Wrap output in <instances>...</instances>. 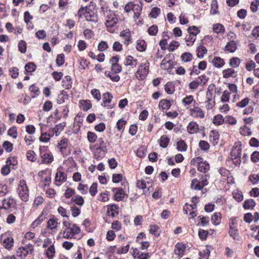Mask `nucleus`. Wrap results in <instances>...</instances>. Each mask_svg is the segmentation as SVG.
<instances>
[{
	"label": "nucleus",
	"mask_w": 259,
	"mask_h": 259,
	"mask_svg": "<svg viewBox=\"0 0 259 259\" xmlns=\"http://www.w3.org/2000/svg\"><path fill=\"white\" fill-rule=\"evenodd\" d=\"M39 152L42 163L50 164L53 161V156L49 150L48 147L40 146L39 147Z\"/></svg>",
	"instance_id": "obj_1"
},
{
	"label": "nucleus",
	"mask_w": 259,
	"mask_h": 259,
	"mask_svg": "<svg viewBox=\"0 0 259 259\" xmlns=\"http://www.w3.org/2000/svg\"><path fill=\"white\" fill-rule=\"evenodd\" d=\"M85 18L88 21H90L96 23L98 21V15L97 11L95 12L92 9H89L87 6L85 7Z\"/></svg>",
	"instance_id": "obj_2"
},
{
	"label": "nucleus",
	"mask_w": 259,
	"mask_h": 259,
	"mask_svg": "<svg viewBox=\"0 0 259 259\" xmlns=\"http://www.w3.org/2000/svg\"><path fill=\"white\" fill-rule=\"evenodd\" d=\"M51 170L49 168L40 171L38 174V176L41 179V181L48 183L45 184V186H49L50 183L51 181Z\"/></svg>",
	"instance_id": "obj_3"
},
{
	"label": "nucleus",
	"mask_w": 259,
	"mask_h": 259,
	"mask_svg": "<svg viewBox=\"0 0 259 259\" xmlns=\"http://www.w3.org/2000/svg\"><path fill=\"white\" fill-rule=\"evenodd\" d=\"M149 63L146 61L145 63H142L138 67L137 74L139 75L141 79L145 78L148 73Z\"/></svg>",
	"instance_id": "obj_4"
},
{
	"label": "nucleus",
	"mask_w": 259,
	"mask_h": 259,
	"mask_svg": "<svg viewBox=\"0 0 259 259\" xmlns=\"http://www.w3.org/2000/svg\"><path fill=\"white\" fill-rule=\"evenodd\" d=\"M241 147L240 146L233 147L230 152L231 157H234V159H236V161H235L236 165H240L241 162Z\"/></svg>",
	"instance_id": "obj_5"
},
{
	"label": "nucleus",
	"mask_w": 259,
	"mask_h": 259,
	"mask_svg": "<svg viewBox=\"0 0 259 259\" xmlns=\"http://www.w3.org/2000/svg\"><path fill=\"white\" fill-rule=\"evenodd\" d=\"M79 232V228L75 225L70 224L68 227L66 226V239L72 238L75 234H78Z\"/></svg>",
	"instance_id": "obj_6"
},
{
	"label": "nucleus",
	"mask_w": 259,
	"mask_h": 259,
	"mask_svg": "<svg viewBox=\"0 0 259 259\" xmlns=\"http://www.w3.org/2000/svg\"><path fill=\"white\" fill-rule=\"evenodd\" d=\"M113 99L112 95L109 93L107 92L103 95V103L102 106L107 107L108 109H112L114 106V104L111 103V100Z\"/></svg>",
	"instance_id": "obj_7"
},
{
	"label": "nucleus",
	"mask_w": 259,
	"mask_h": 259,
	"mask_svg": "<svg viewBox=\"0 0 259 259\" xmlns=\"http://www.w3.org/2000/svg\"><path fill=\"white\" fill-rule=\"evenodd\" d=\"M63 169L62 166L57 169L55 179V183L57 186L60 185L62 182H65V172L62 171Z\"/></svg>",
	"instance_id": "obj_8"
},
{
	"label": "nucleus",
	"mask_w": 259,
	"mask_h": 259,
	"mask_svg": "<svg viewBox=\"0 0 259 259\" xmlns=\"http://www.w3.org/2000/svg\"><path fill=\"white\" fill-rule=\"evenodd\" d=\"M108 151L107 148H101L97 147L94 151V158L97 160L102 159Z\"/></svg>",
	"instance_id": "obj_9"
},
{
	"label": "nucleus",
	"mask_w": 259,
	"mask_h": 259,
	"mask_svg": "<svg viewBox=\"0 0 259 259\" xmlns=\"http://www.w3.org/2000/svg\"><path fill=\"white\" fill-rule=\"evenodd\" d=\"M112 191L115 192L114 195L115 200L117 201L123 200L125 194L122 188H113Z\"/></svg>",
	"instance_id": "obj_10"
},
{
	"label": "nucleus",
	"mask_w": 259,
	"mask_h": 259,
	"mask_svg": "<svg viewBox=\"0 0 259 259\" xmlns=\"http://www.w3.org/2000/svg\"><path fill=\"white\" fill-rule=\"evenodd\" d=\"M119 206L116 204H110L107 206V213L108 215L111 216L112 218H114L115 214L119 213L118 211Z\"/></svg>",
	"instance_id": "obj_11"
},
{
	"label": "nucleus",
	"mask_w": 259,
	"mask_h": 259,
	"mask_svg": "<svg viewBox=\"0 0 259 259\" xmlns=\"http://www.w3.org/2000/svg\"><path fill=\"white\" fill-rule=\"evenodd\" d=\"M84 203V201L83 198L79 195L72 197L70 201L68 202L69 205L74 204L75 205V204H76L79 206L83 205Z\"/></svg>",
	"instance_id": "obj_12"
},
{
	"label": "nucleus",
	"mask_w": 259,
	"mask_h": 259,
	"mask_svg": "<svg viewBox=\"0 0 259 259\" xmlns=\"http://www.w3.org/2000/svg\"><path fill=\"white\" fill-rule=\"evenodd\" d=\"M14 240L13 238L8 237L3 241V246L8 250H11L14 246Z\"/></svg>",
	"instance_id": "obj_13"
},
{
	"label": "nucleus",
	"mask_w": 259,
	"mask_h": 259,
	"mask_svg": "<svg viewBox=\"0 0 259 259\" xmlns=\"http://www.w3.org/2000/svg\"><path fill=\"white\" fill-rule=\"evenodd\" d=\"M79 106L80 108L84 111H87L92 108V104L89 100H80L79 102Z\"/></svg>",
	"instance_id": "obj_14"
},
{
	"label": "nucleus",
	"mask_w": 259,
	"mask_h": 259,
	"mask_svg": "<svg viewBox=\"0 0 259 259\" xmlns=\"http://www.w3.org/2000/svg\"><path fill=\"white\" fill-rule=\"evenodd\" d=\"M198 130V124L196 122L191 121L188 125L187 131L190 134L197 133Z\"/></svg>",
	"instance_id": "obj_15"
},
{
	"label": "nucleus",
	"mask_w": 259,
	"mask_h": 259,
	"mask_svg": "<svg viewBox=\"0 0 259 259\" xmlns=\"http://www.w3.org/2000/svg\"><path fill=\"white\" fill-rule=\"evenodd\" d=\"M137 63L138 60L137 59H134L133 57L131 55L127 56L123 62L125 66L130 65L132 68L135 67L137 64Z\"/></svg>",
	"instance_id": "obj_16"
},
{
	"label": "nucleus",
	"mask_w": 259,
	"mask_h": 259,
	"mask_svg": "<svg viewBox=\"0 0 259 259\" xmlns=\"http://www.w3.org/2000/svg\"><path fill=\"white\" fill-rule=\"evenodd\" d=\"M36 65L34 63L30 62L25 65V74H28L29 72H32L36 70Z\"/></svg>",
	"instance_id": "obj_17"
},
{
	"label": "nucleus",
	"mask_w": 259,
	"mask_h": 259,
	"mask_svg": "<svg viewBox=\"0 0 259 259\" xmlns=\"http://www.w3.org/2000/svg\"><path fill=\"white\" fill-rule=\"evenodd\" d=\"M237 48V45L234 40L228 42L225 46V50L231 53L234 52Z\"/></svg>",
	"instance_id": "obj_18"
},
{
	"label": "nucleus",
	"mask_w": 259,
	"mask_h": 259,
	"mask_svg": "<svg viewBox=\"0 0 259 259\" xmlns=\"http://www.w3.org/2000/svg\"><path fill=\"white\" fill-rule=\"evenodd\" d=\"M209 139L210 142L214 145L217 144L219 139V134L218 132L214 130L211 131L209 135Z\"/></svg>",
	"instance_id": "obj_19"
},
{
	"label": "nucleus",
	"mask_w": 259,
	"mask_h": 259,
	"mask_svg": "<svg viewBox=\"0 0 259 259\" xmlns=\"http://www.w3.org/2000/svg\"><path fill=\"white\" fill-rule=\"evenodd\" d=\"M45 213H46V212H45L44 209L41 212V214L39 215V216L31 224V227L32 228H34L36 227L46 219V217L43 216Z\"/></svg>",
	"instance_id": "obj_20"
},
{
	"label": "nucleus",
	"mask_w": 259,
	"mask_h": 259,
	"mask_svg": "<svg viewBox=\"0 0 259 259\" xmlns=\"http://www.w3.org/2000/svg\"><path fill=\"white\" fill-rule=\"evenodd\" d=\"M158 142L160 147L165 148L168 145L169 138L166 135H163L160 137Z\"/></svg>",
	"instance_id": "obj_21"
},
{
	"label": "nucleus",
	"mask_w": 259,
	"mask_h": 259,
	"mask_svg": "<svg viewBox=\"0 0 259 259\" xmlns=\"http://www.w3.org/2000/svg\"><path fill=\"white\" fill-rule=\"evenodd\" d=\"M256 203L252 199L246 200L243 204V207L245 209H252L255 206Z\"/></svg>",
	"instance_id": "obj_22"
},
{
	"label": "nucleus",
	"mask_w": 259,
	"mask_h": 259,
	"mask_svg": "<svg viewBox=\"0 0 259 259\" xmlns=\"http://www.w3.org/2000/svg\"><path fill=\"white\" fill-rule=\"evenodd\" d=\"M28 190H25V188L22 186L21 190L19 191V195L22 200L26 202L28 200Z\"/></svg>",
	"instance_id": "obj_23"
},
{
	"label": "nucleus",
	"mask_w": 259,
	"mask_h": 259,
	"mask_svg": "<svg viewBox=\"0 0 259 259\" xmlns=\"http://www.w3.org/2000/svg\"><path fill=\"white\" fill-rule=\"evenodd\" d=\"M212 63L215 67L221 68L225 64L224 61L220 57H214Z\"/></svg>",
	"instance_id": "obj_24"
},
{
	"label": "nucleus",
	"mask_w": 259,
	"mask_h": 259,
	"mask_svg": "<svg viewBox=\"0 0 259 259\" xmlns=\"http://www.w3.org/2000/svg\"><path fill=\"white\" fill-rule=\"evenodd\" d=\"M197 57L200 59H202L203 58L204 55L207 53V50L203 46L200 45L197 48Z\"/></svg>",
	"instance_id": "obj_25"
},
{
	"label": "nucleus",
	"mask_w": 259,
	"mask_h": 259,
	"mask_svg": "<svg viewBox=\"0 0 259 259\" xmlns=\"http://www.w3.org/2000/svg\"><path fill=\"white\" fill-rule=\"evenodd\" d=\"M175 253L176 254L182 256L186 249V246L184 244L177 243L176 246Z\"/></svg>",
	"instance_id": "obj_26"
},
{
	"label": "nucleus",
	"mask_w": 259,
	"mask_h": 259,
	"mask_svg": "<svg viewBox=\"0 0 259 259\" xmlns=\"http://www.w3.org/2000/svg\"><path fill=\"white\" fill-rule=\"evenodd\" d=\"M177 149L179 151L185 152L187 151V145L183 140H180L177 143Z\"/></svg>",
	"instance_id": "obj_27"
},
{
	"label": "nucleus",
	"mask_w": 259,
	"mask_h": 259,
	"mask_svg": "<svg viewBox=\"0 0 259 259\" xmlns=\"http://www.w3.org/2000/svg\"><path fill=\"white\" fill-rule=\"evenodd\" d=\"M191 188L199 190H201L203 189L200 181H199L197 179H194L192 180Z\"/></svg>",
	"instance_id": "obj_28"
},
{
	"label": "nucleus",
	"mask_w": 259,
	"mask_h": 259,
	"mask_svg": "<svg viewBox=\"0 0 259 259\" xmlns=\"http://www.w3.org/2000/svg\"><path fill=\"white\" fill-rule=\"evenodd\" d=\"M29 91L34 94V95L32 96V98H36L40 93L39 88L35 86V84H32L29 87Z\"/></svg>",
	"instance_id": "obj_29"
},
{
	"label": "nucleus",
	"mask_w": 259,
	"mask_h": 259,
	"mask_svg": "<svg viewBox=\"0 0 259 259\" xmlns=\"http://www.w3.org/2000/svg\"><path fill=\"white\" fill-rule=\"evenodd\" d=\"M159 106L161 107L163 110H167L170 108L171 104L169 101L166 99H162L160 101Z\"/></svg>",
	"instance_id": "obj_30"
},
{
	"label": "nucleus",
	"mask_w": 259,
	"mask_h": 259,
	"mask_svg": "<svg viewBox=\"0 0 259 259\" xmlns=\"http://www.w3.org/2000/svg\"><path fill=\"white\" fill-rule=\"evenodd\" d=\"M137 49L140 52H144L146 49V44L144 40H138L137 42Z\"/></svg>",
	"instance_id": "obj_31"
},
{
	"label": "nucleus",
	"mask_w": 259,
	"mask_h": 259,
	"mask_svg": "<svg viewBox=\"0 0 259 259\" xmlns=\"http://www.w3.org/2000/svg\"><path fill=\"white\" fill-rule=\"evenodd\" d=\"M229 234L234 240H239V235L238 233L237 229L233 228L232 226L230 227V229L229 231Z\"/></svg>",
	"instance_id": "obj_32"
},
{
	"label": "nucleus",
	"mask_w": 259,
	"mask_h": 259,
	"mask_svg": "<svg viewBox=\"0 0 259 259\" xmlns=\"http://www.w3.org/2000/svg\"><path fill=\"white\" fill-rule=\"evenodd\" d=\"M224 118L221 114H218L214 116L213 123L215 125H221L224 122Z\"/></svg>",
	"instance_id": "obj_33"
},
{
	"label": "nucleus",
	"mask_w": 259,
	"mask_h": 259,
	"mask_svg": "<svg viewBox=\"0 0 259 259\" xmlns=\"http://www.w3.org/2000/svg\"><path fill=\"white\" fill-rule=\"evenodd\" d=\"M181 58L182 61L184 62H188L192 60L193 55L191 53L185 52L182 54Z\"/></svg>",
	"instance_id": "obj_34"
},
{
	"label": "nucleus",
	"mask_w": 259,
	"mask_h": 259,
	"mask_svg": "<svg viewBox=\"0 0 259 259\" xmlns=\"http://www.w3.org/2000/svg\"><path fill=\"white\" fill-rule=\"evenodd\" d=\"M240 62L241 61L238 58L234 57L230 60L229 65L233 68H236L239 66Z\"/></svg>",
	"instance_id": "obj_35"
},
{
	"label": "nucleus",
	"mask_w": 259,
	"mask_h": 259,
	"mask_svg": "<svg viewBox=\"0 0 259 259\" xmlns=\"http://www.w3.org/2000/svg\"><path fill=\"white\" fill-rule=\"evenodd\" d=\"M55 252L54 246L53 245H51L46 250V255L49 259H53Z\"/></svg>",
	"instance_id": "obj_36"
},
{
	"label": "nucleus",
	"mask_w": 259,
	"mask_h": 259,
	"mask_svg": "<svg viewBox=\"0 0 259 259\" xmlns=\"http://www.w3.org/2000/svg\"><path fill=\"white\" fill-rule=\"evenodd\" d=\"M105 75L106 77L110 78V79L114 82H117L120 80V76L118 75L112 74L110 71H106L105 72Z\"/></svg>",
	"instance_id": "obj_37"
},
{
	"label": "nucleus",
	"mask_w": 259,
	"mask_h": 259,
	"mask_svg": "<svg viewBox=\"0 0 259 259\" xmlns=\"http://www.w3.org/2000/svg\"><path fill=\"white\" fill-rule=\"evenodd\" d=\"M221 214L215 212L212 215L211 220L214 225H218L221 222Z\"/></svg>",
	"instance_id": "obj_38"
},
{
	"label": "nucleus",
	"mask_w": 259,
	"mask_h": 259,
	"mask_svg": "<svg viewBox=\"0 0 259 259\" xmlns=\"http://www.w3.org/2000/svg\"><path fill=\"white\" fill-rule=\"evenodd\" d=\"M111 70L115 73H119L122 70L121 66L117 62L111 64Z\"/></svg>",
	"instance_id": "obj_39"
},
{
	"label": "nucleus",
	"mask_w": 259,
	"mask_h": 259,
	"mask_svg": "<svg viewBox=\"0 0 259 259\" xmlns=\"http://www.w3.org/2000/svg\"><path fill=\"white\" fill-rule=\"evenodd\" d=\"M3 147L7 152H11L13 149V144L8 141L3 142Z\"/></svg>",
	"instance_id": "obj_40"
},
{
	"label": "nucleus",
	"mask_w": 259,
	"mask_h": 259,
	"mask_svg": "<svg viewBox=\"0 0 259 259\" xmlns=\"http://www.w3.org/2000/svg\"><path fill=\"white\" fill-rule=\"evenodd\" d=\"M188 32L190 35L196 37V35L200 32V30L198 27L195 26H190L188 29Z\"/></svg>",
	"instance_id": "obj_41"
},
{
	"label": "nucleus",
	"mask_w": 259,
	"mask_h": 259,
	"mask_svg": "<svg viewBox=\"0 0 259 259\" xmlns=\"http://www.w3.org/2000/svg\"><path fill=\"white\" fill-rule=\"evenodd\" d=\"M58 223L57 220L54 218H50L47 222V228L53 230L57 227Z\"/></svg>",
	"instance_id": "obj_42"
},
{
	"label": "nucleus",
	"mask_w": 259,
	"mask_h": 259,
	"mask_svg": "<svg viewBox=\"0 0 259 259\" xmlns=\"http://www.w3.org/2000/svg\"><path fill=\"white\" fill-rule=\"evenodd\" d=\"M197 169L199 171L205 173L209 169V165L205 162L201 163L198 165Z\"/></svg>",
	"instance_id": "obj_43"
},
{
	"label": "nucleus",
	"mask_w": 259,
	"mask_h": 259,
	"mask_svg": "<svg viewBox=\"0 0 259 259\" xmlns=\"http://www.w3.org/2000/svg\"><path fill=\"white\" fill-rule=\"evenodd\" d=\"M213 29L214 32L217 33H224L225 32L224 26L220 23L214 24Z\"/></svg>",
	"instance_id": "obj_44"
},
{
	"label": "nucleus",
	"mask_w": 259,
	"mask_h": 259,
	"mask_svg": "<svg viewBox=\"0 0 259 259\" xmlns=\"http://www.w3.org/2000/svg\"><path fill=\"white\" fill-rule=\"evenodd\" d=\"M235 72L233 68H228L223 71V77L228 78L231 76H233V74Z\"/></svg>",
	"instance_id": "obj_45"
},
{
	"label": "nucleus",
	"mask_w": 259,
	"mask_h": 259,
	"mask_svg": "<svg viewBox=\"0 0 259 259\" xmlns=\"http://www.w3.org/2000/svg\"><path fill=\"white\" fill-rule=\"evenodd\" d=\"M18 50L21 53H25L26 52V42L25 40H21L18 42Z\"/></svg>",
	"instance_id": "obj_46"
},
{
	"label": "nucleus",
	"mask_w": 259,
	"mask_h": 259,
	"mask_svg": "<svg viewBox=\"0 0 259 259\" xmlns=\"http://www.w3.org/2000/svg\"><path fill=\"white\" fill-rule=\"evenodd\" d=\"M71 205L70 211L72 215L74 218L77 217L80 213V209L78 207H77L74 204Z\"/></svg>",
	"instance_id": "obj_47"
},
{
	"label": "nucleus",
	"mask_w": 259,
	"mask_h": 259,
	"mask_svg": "<svg viewBox=\"0 0 259 259\" xmlns=\"http://www.w3.org/2000/svg\"><path fill=\"white\" fill-rule=\"evenodd\" d=\"M8 135L9 136H11L13 138L16 139L18 135L16 127L15 126L11 127L8 131Z\"/></svg>",
	"instance_id": "obj_48"
},
{
	"label": "nucleus",
	"mask_w": 259,
	"mask_h": 259,
	"mask_svg": "<svg viewBox=\"0 0 259 259\" xmlns=\"http://www.w3.org/2000/svg\"><path fill=\"white\" fill-rule=\"evenodd\" d=\"M19 69L16 67L10 68L9 72L11 73V77L13 79L17 78L19 73Z\"/></svg>",
	"instance_id": "obj_49"
},
{
	"label": "nucleus",
	"mask_w": 259,
	"mask_h": 259,
	"mask_svg": "<svg viewBox=\"0 0 259 259\" xmlns=\"http://www.w3.org/2000/svg\"><path fill=\"white\" fill-rule=\"evenodd\" d=\"M64 58H65V55L63 53L59 54L57 56L56 60V65L58 66H60L64 64V63L65 62Z\"/></svg>",
	"instance_id": "obj_50"
},
{
	"label": "nucleus",
	"mask_w": 259,
	"mask_h": 259,
	"mask_svg": "<svg viewBox=\"0 0 259 259\" xmlns=\"http://www.w3.org/2000/svg\"><path fill=\"white\" fill-rule=\"evenodd\" d=\"M193 101H194V103L196 104V101L194 100L193 96L192 95H189L187 96L183 99L182 103L185 105H186L190 104L191 103H192Z\"/></svg>",
	"instance_id": "obj_51"
},
{
	"label": "nucleus",
	"mask_w": 259,
	"mask_h": 259,
	"mask_svg": "<svg viewBox=\"0 0 259 259\" xmlns=\"http://www.w3.org/2000/svg\"><path fill=\"white\" fill-rule=\"evenodd\" d=\"M148 32L150 35L155 36L158 32V27L156 25H153L148 29Z\"/></svg>",
	"instance_id": "obj_52"
},
{
	"label": "nucleus",
	"mask_w": 259,
	"mask_h": 259,
	"mask_svg": "<svg viewBox=\"0 0 259 259\" xmlns=\"http://www.w3.org/2000/svg\"><path fill=\"white\" fill-rule=\"evenodd\" d=\"M87 138L90 142L93 143L97 140V136L95 133L88 132L87 133Z\"/></svg>",
	"instance_id": "obj_53"
},
{
	"label": "nucleus",
	"mask_w": 259,
	"mask_h": 259,
	"mask_svg": "<svg viewBox=\"0 0 259 259\" xmlns=\"http://www.w3.org/2000/svg\"><path fill=\"white\" fill-rule=\"evenodd\" d=\"M65 126V122H62L59 124H58L56 125L54 128L55 133L56 136H58L60 134V132L62 131Z\"/></svg>",
	"instance_id": "obj_54"
},
{
	"label": "nucleus",
	"mask_w": 259,
	"mask_h": 259,
	"mask_svg": "<svg viewBox=\"0 0 259 259\" xmlns=\"http://www.w3.org/2000/svg\"><path fill=\"white\" fill-rule=\"evenodd\" d=\"M180 46V43L176 40H173L169 45L168 49L170 52H174Z\"/></svg>",
	"instance_id": "obj_55"
},
{
	"label": "nucleus",
	"mask_w": 259,
	"mask_h": 259,
	"mask_svg": "<svg viewBox=\"0 0 259 259\" xmlns=\"http://www.w3.org/2000/svg\"><path fill=\"white\" fill-rule=\"evenodd\" d=\"M117 23L116 18H112L111 19H108L106 21L105 24L107 27H112Z\"/></svg>",
	"instance_id": "obj_56"
},
{
	"label": "nucleus",
	"mask_w": 259,
	"mask_h": 259,
	"mask_svg": "<svg viewBox=\"0 0 259 259\" xmlns=\"http://www.w3.org/2000/svg\"><path fill=\"white\" fill-rule=\"evenodd\" d=\"M160 10L158 7H154L152 9L151 12L149 14L150 17L156 18L160 14Z\"/></svg>",
	"instance_id": "obj_57"
},
{
	"label": "nucleus",
	"mask_w": 259,
	"mask_h": 259,
	"mask_svg": "<svg viewBox=\"0 0 259 259\" xmlns=\"http://www.w3.org/2000/svg\"><path fill=\"white\" fill-rule=\"evenodd\" d=\"M35 153L32 150H28L26 153L27 159L31 162H34L35 161Z\"/></svg>",
	"instance_id": "obj_58"
},
{
	"label": "nucleus",
	"mask_w": 259,
	"mask_h": 259,
	"mask_svg": "<svg viewBox=\"0 0 259 259\" xmlns=\"http://www.w3.org/2000/svg\"><path fill=\"white\" fill-rule=\"evenodd\" d=\"M224 122L231 125L235 124L237 122L236 119L231 116H227L224 118Z\"/></svg>",
	"instance_id": "obj_59"
},
{
	"label": "nucleus",
	"mask_w": 259,
	"mask_h": 259,
	"mask_svg": "<svg viewBox=\"0 0 259 259\" xmlns=\"http://www.w3.org/2000/svg\"><path fill=\"white\" fill-rule=\"evenodd\" d=\"M198 219H199L200 220V224L202 226H205L209 224V218L208 217H203L202 215H199L198 217Z\"/></svg>",
	"instance_id": "obj_60"
},
{
	"label": "nucleus",
	"mask_w": 259,
	"mask_h": 259,
	"mask_svg": "<svg viewBox=\"0 0 259 259\" xmlns=\"http://www.w3.org/2000/svg\"><path fill=\"white\" fill-rule=\"evenodd\" d=\"M208 234V231L199 229L198 231V235L201 240H204L206 239Z\"/></svg>",
	"instance_id": "obj_61"
},
{
	"label": "nucleus",
	"mask_w": 259,
	"mask_h": 259,
	"mask_svg": "<svg viewBox=\"0 0 259 259\" xmlns=\"http://www.w3.org/2000/svg\"><path fill=\"white\" fill-rule=\"evenodd\" d=\"M209 176L208 175H202L201 176V179H200L201 181L200 182L202 187V188L204 186L208 185V182L207 180H208V179H209Z\"/></svg>",
	"instance_id": "obj_62"
},
{
	"label": "nucleus",
	"mask_w": 259,
	"mask_h": 259,
	"mask_svg": "<svg viewBox=\"0 0 259 259\" xmlns=\"http://www.w3.org/2000/svg\"><path fill=\"white\" fill-rule=\"evenodd\" d=\"M97 183H94L90 188L89 192L92 196H95L97 193Z\"/></svg>",
	"instance_id": "obj_63"
},
{
	"label": "nucleus",
	"mask_w": 259,
	"mask_h": 259,
	"mask_svg": "<svg viewBox=\"0 0 259 259\" xmlns=\"http://www.w3.org/2000/svg\"><path fill=\"white\" fill-rule=\"evenodd\" d=\"M251 160L253 163H256L259 161V152L254 151L251 155Z\"/></svg>",
	"instance_id": "obj_64"
}]
</instances>
